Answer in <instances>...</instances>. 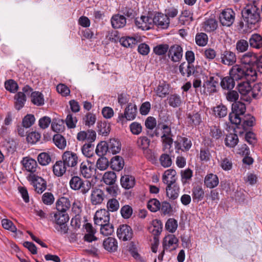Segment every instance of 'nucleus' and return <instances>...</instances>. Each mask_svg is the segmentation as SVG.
<instances>
[{"label":"nucleus","instance_id":"29","mask_svg":"<svg viewBox=\"0 0 262 262\" xmlns=\"http://www.w3.org/2000/svg\"><path fill=\"white\" fill-rule=\"evenodd\" d=\"M126 20L123 15L116 14L114 15L111 18V24L115 29L123 28L125 26Z\"/></svg>","mask_w":262,"mask_h":262},{"label":"nucleus","instance_id":"18","mask_svg":"<svg viewBox=\"0 0 262 262\" xmlns=\"http://www.w3.org/2000/svg\"><path fill=\"white\" fill-rule=\"evenodd\" d=\"M242 119L239 123L236 124L238 128H242L244 130L246 131L249 129L254 125L255 118L250 114H247L241 117Z\"/></svg>","mask_w":262,"mask_h":262},{"label":"nucleus","instance_id":"5","mask_svg":"<svg viewBox=\"0 0 262 262\" xmlns=\"http://www.w3.org/2000/svg\"><path fill=\"white\" fill-rule=\"evenodd\" d=\"M70 186L74 190H80L83 194H85L90 190L92 184L90 181H83L78 176L73 177L70 181Z\"/></svg>","mask_w":262,"mask_h":262},{"label":"nucleus","instance_id":"19","mask_svg":"<svg viewBox=\"0 0 262 262\" xmlns=\"http://www.w3.org/2000/svg\"><path fill=\"white\" fill-rule=\"evenodd\" d=\"M162 136L161 138L163 142L170 147L172 144L173 140L171 138L172 133L171 127L167 124H163L161 126Z\"/></svg>","mask_w":262,"mask_h":262},{"label":"nucleus","instance_id":"2","mask_svg":"<svg viewBox=\"0 0 262 262\" xmlns=\"http://www.w3.org/2000/svg\"><path fill=\"white\" fill-rule=\"evenodd\" d=\"M229 75L235 81L238 80H255L256 77L248 72L243 65H233L229 71Z\"/></svg>","mask_w":262,"mask_h":262},{"label":"nucleus","instance_id":"35","mask_svg":"<svg viewBox=\"0 0 262 262\" xmlns=\"http://www.w3.org/2000/svg\"><path fill=\"white\" fill-rule=\"evenodd\" d=\"M218 26L217 20L213 18L206 19L203 24V28L207 32H211L215 31Z\"/></svg>","mask_w":262,"mask_h":262},{"label":"nucleus","instance_id":"36","mask_svg":"<svg viewBox=\"0 0 262 262\" xmlns=\"http://www.w3.org/2000/svg\"><path fill=\"white\" fill-rule=\"evenodd\" d=\"M68 167L62 160L57 161L53 166L54 174L57 177H61L66 172Z\"/></svg>","mask_w":262,"mask_h":262},{"label":"nucleus","instance_id":"4","mask_svg":"<svg viewBox=\"0 0 262 262\" xmlns=\"http://www.w3.org/2000/svg\"><path fill=\"white\" fill-rule=\"evenodd\" d=\"M246 107L245 103L240 101L235 102L232 105V112L229 115V119L233 124L239 123L241 117L244 116Z\"/></svg>","mask_w":262,"mask_h":262},{"label":"nucleus","instance_id":"34","mask_svg":"<svg viewBox=\"0 0 262 262\" xmlns=\"http://www.w3.org/2000/svg\"><path fill=\"white\" fill-rule=\"evenodd\" d=\"M108 152L113 154L119 153L121 150V145L120 141L116 139H111L107 143Z\"/></svg>","mask_w":262,"mask_h":262},{"label":"nucleus","instance_id":"27","mask_svg":"<svg viewBox=\"0 0 262 262\" xmlns=\"http://www.w3.org/2000/svg\"><path fill=\"white\" fill-rule=\"evenodd\" d=\"M179 71L183 76L188 77L194 74L195 68L193 64L184 62L179 66Z\"/></svg>","mask_w":262,"mask_h":262},{"label":"nucleus","instance_id":"25","mask_svg":"<svg viewBox=\"0 0 262 262\" xmlns=\"http://www.w3.org/2000/svg\"><path fill=\"white\" fill-rule=\"evenodd\" d=\"M136 143L138 147L143 150L145 155L148 152H151V151L148 149L150 140L147 137L143 136L139 137Z\"/></svg>","mask_w":262,"mask_h":262},{"label":"nucleus","instance_id":"43","mask_svg":"<svg viewBox=\"0 0 262 262\" xmlns=\"http://www.w3.org/2000/svg\"><path fill=\"white\" fill-rule=\"evenodd\" d=\"M235 80L230 76H226L222 79L221 85L224 89L232 90L235 86Z\"/></svg>","mask_w":262,"mask_h":262},{"label":"nucleus","instance_id":"47","mask_svg":"<svg viewBox=\"0 0 262 262\" xmlns=\"http://www.w3.org/2000/svg\"><path fill=\"white\" fill-rule=\"evenodd\" d=\"M225 141L227 146L233 147L237 144L238 138L236 134H229L226 136Z\"/></svg>","mask_w":262,"mask_h":262},{"label":"nucleus","instance_id":"16","mask_svg":"<svg viewBox=\"0 0 262 262\" xmlns=\"http://www.w3.org/2000/svg\"><path fill=\"white\" fill-rule=\"evenodd\" d=\"M153 23L162 29H167L169 25V19L167 15L162 13H158L155 14L152 19Z\"/></svg>","mask_w":262,"mask_h":262},{"label":"nucleus","instance_id":"20","mask_svg":"<svg viewBox=\"0 0 262 262\" xmlns=\"http://www.w3.org/2000/svg\"><path fill=\"white\" fill-rule=\"evenodd\" d=\"M183 49L178 45H174L170 47L168 51V56L171 57L173 62L179 61L182 57Z\"/></svg>","mask_w":262,"mask_h":262},{"label":"nucleus","instance_id":"33","mask_svg":"<svg viewBox=\"0 0 262 262\" xmlns=\"http://www.w3.org/2000/svg\"><path fill=\"white\" fill-rule=\"evenodd\" d=\"M176 170L173 169L166 170L163 175V182L165 184L176 183Z\"/></svg>","mask_w":262,"mask_h":262},{"label":"nucleus","instance_id":"7","mask_svg":"<svg viewBox=\"0 0 262 262\" xmlns=\"http://www.w3.org/2000/svg\"><path fill=\"white\" fill-rule=\"evenodd\" d=\"M22 91L23 92H18L14 97L15 107L17 110L23 107L26 101V95H30L33 90L29 86L26 85L23 88Z\"/></svg>","mask_w":262,"mask_h":262},{"label":"nucleus","instance_id":"28","mask_svg":"<svg viewBox=\"0 0 262 262\" xmlns=\"http://www.w3.org/2000/svg\"><path fill=\"white\" fill-rule=\"evenodd\" d=\"M21 162L26 170L30 172L31 173V174H33V173L35 172L37 164L35 160L26 157L23 159Z\"/></svg>","mask_w":262,"mask_h":262},{"label":"nucleus","instance_id":"55","mask_svg":"<svg viewBox=\"0 0 262 262\" xmlns=\"http://www.w3.org/2000/svg\"><path fill=\"white\" fill-rule=\"evenodd\" d=\"M237 89L239 93L242 95H246L251 90L250 83L248 82H243L239 83L237 85Z\"/></svg>","mask_w":262,"mask_h":262},{"label":"nucleus","instance_id":"10","mask_svg":"<svg viewBox=\"0 0 262 262\" xmlns=\"http://www.w3.org/2000/svg\"><path fill=\"white\" fill-rule=\"evenodd\" d=\"M62 161L68 168L75 167L78 164V157L76 154L66 151L62 156Z\"/></svg>","mask_w":262,"mask_h":262},{"label":"nucleus","instance_id":"52","mask_svg":"<svg viewBox=\"0 0 262 262\" xmlns=\"http://www.w3.org/2000/svg\"><path fill=\"white\" fill-rule=\"evenodd\" d=\"M188 123L191 125H199L202 121L201 115L198 113L188 114Z\"/></svg>","mask_w":262,"mask_h":262},{"label":"nucleus","instance_id":"46","mask_svg":"<svg viewBox=\"0 0 262 262\" xmlns=\"http://www.w3.org/2000/svg\"><path fill=\"white\" fill-rule=\"evenodd\" d=\"M204 196V191L201 186H196L192 189V198L198 202L201 201Z\"/></svg>","mask_w":262,"mask_h":262},{"label":"nucleus","instance_id":"8","mask_svg":"<svg viewBox=\"0 0 262 262\" xmlns=\"http://www.w3.org/2000/svg\"><path fill=\"white\" fill-rule=\"evenodd\" d=\"M235 13L232 9H225L220 14V21L223 26L230 27L235 20Z\"/></svg>","mask_w":262,"mask_h":262},{"label":"nucleus","instance_id":"63","mask_svg":"<svg viewBox=\"0 0 262 262\" xmlns=\"http://www.w3.org/2000/svg\"><path fill=\"white\" fill-rule=\"evenodd\" d=\"M165 227L169 232H174L178 227L177 221L173 219H168L166 223Z\"/></svg>","mask_w":262,"mask_h":262},{"label":"nucleus","instance_id":"58","mask_svg":"<svg viewBox=\"0 0 262 262\" xmlns=\"http://www.w3.org/2000/svg\"><path fill=\"white\" fill-rule=\"evenodd\" d=\"M39 163L41 165H47L51 161L50 156L46 152H42L38 156L37 158Z\"/></svg>","mask_w":262,"mask_h":262},{"label":"nucleus","instance_id":"40","mask_svg":"<svg viewBox=\"0 0 262 262\" xmlns=\"http://www.w3.org/2000/svg\"><path fill=\"white\" fill-rule=\"evenodd\" d=\"M250 47L260 49L262 47V37L258 34H252L249 39Z\"/></svg>","mask_w":262,"mask_h":262},{"label":"nucleus","instance_id":"64","mask_svg":"<svg viewBox=\"0 0 262 262\" xmlns=\"http://www.w3.org/2000/svg\"><path fill=\"white\" fill-rule=\"evenodd\" d=\"M108 166V161L105 157H101L96 163L97 168L100 170H105Z\"/></svg>","mask_w":262,"mask_h":262},{"label":"nucleus","instance_id":"14","mask_svg":"<svg viewBox=\"0 0 262 262\" xmlns=\"http://www.w3.org/2000/svg\"><path fill=\"white\" fill-rule=\"evenodd\" d=\"M220 60L224 65L232 66L236 62V56L233 52L226 50L221 53Z\"/></svg>","mask_w":262,"mask_h":262},{"label":"nucleus","instance_id":"59","mask_svg":"<svg viewBox=\"0 0 262 262\" xmlns=\"http://www.w3.org/2000/svg\"><path fill=\"white\" fill-rule=\"evenodd\" d=\"M98 132L99 134L107 136L110 132V125L106 122L98 123Z\"/></svg>","mask_w":262,"mask_h":262},{"label":"nucleus","instance_id":"13","mask_svg":"<svg viewBox=\"0 0 262 262\" xmlns=\"http://www.w3.org/2000/svg\"><path fill=\"white\" fill-rule=\"evenodd\" d=\"M94 220L95 224L98 226L105 224L110 221V213L104 209L97 210L95 213Z\"/></svg>","mask_w":262,"mask_h":262},{"label":"nucleus","instance_id":"3","mask_svg":"<svg viewBox=\"0 0 262 262\" xmlns=\"http://www.w3.org/2000/svg\"><path fill=\"white\" fill-rule=\"evenodd\" d=\"M258 60V56L253 52H247L243 55L240 59L241 64L243 65L248 72L256 77L257 73L255 71V67Z\"/></svg>","mask_w":262,"mask_h":262},{"label":"nucleus","instance_id":"6","mask_svg":"<svg viewBox=\"0 0 262 262\" xmlns=\"http://www.w3.org/2000/svg\"><path fill=\"white\" fill-rule=\"evenodd\" d=\"M137 113V108L135 104L130 103L124 110V113L119 114L117 122L121 123L122 125L127 121H132L135 119Z\"/></svg>","mask_w":262,"mask_h":262},{"label":"nucleus","instance_id":"53","mask_svg":"<svg viewBox=\"0 0 262 262\" xmlns=\"http://www.w3.org/2000/svg\"><path fill=\"white\" fill-rule=\"evenodd\" d=\"M94 145L91 143L84 144L82 148L81 151L84 156L86 157L90 158L94 154Z\"/></svg>","mask_w":262,"mask_h":262},{"label":"nucleus","instance_id":"51","mask_svg":"<svg viewBox=\"0 0 262 262\" xmlns=\"http://www.w3.org/2000/svg\"><path fill=\"white\" fill-rule=\"evenodd\" d=\"M120 43L125 47L132 48L133 45H135L138 40L137 38L130 37H122L120 39Z\"/></svg>","mask_w":262,"mask_h":262},{"label":"nucleus","instance_id":"31","mask_svg":"<svg viewBox=\"0 0 262 262\" xmlns=\"http://www.w3.org/2000/svg\"><path fill=\"white\" fill-rule=\"evenodd\" d=\"M219 183L217 176L213 173L207 174L204 179V184L207 188H213L218 185Z\"/></svg>","mask_w":262,"mask_h":262},{"label":"nucleus","instance_id":"15","mask_svg":"<svg viewBox=\"0 0 262 262\" xmlns=\"http://www.w3.org/2000/svg\"><path fill=\"white\" fill-rule=\"evenodd\" d=\"M118 237L124 241L130 240L133 236V231L130 227L124 224L120 225L117 231Z\"/></svg>","mask_w":262,"mask_h":262},{"label":"nucleus","instance_id":"37","mask_svg":"<svg viewBox=\"0 0 262 262\" xmlns=\"http://www.w3.org/2000/svg\"><path fill=\"white\" fill-rule=\"evenodd\" d=\"M103 245L105 249L109 252H114L117 250L118 248L117 242L115 238L113 237L106 238L103 241Z\"/></svg>","mask_w":262,"mask_h":262},{"label":"nucleus","instance_id":"56","mask_svg":"<svg viewBox=\"0 0 262 262\" xmlns=\"http://www.w3.org/2000/svg\"><path fill=\"white\" fill-rule=\"evenodd\" d=\"M208 42V36L204 33H198L195 36V42L199 46H205Z\"/></svg>","mask_w":262,"mask_h":262},{"label":"nucleus","instance_id":"30","mask_svg":"<svg viewBox=\"0 0 262 262\" xmlns=\"http://www.w3.org/2000/svg\"><path fill=\"white\" fill-rule=\"evenodd\" d=\"M71 206L69 200L65 197H61L59 199L56 203V207L57 211L67 212Z\"/></svg>","mask_w":262,"mask_h":262},{"label":"nucleus","instance_id":"9","mask_svg":"<svg viewBox=\"0 0 262 262\" xmlns=\"http://www.w3.org/2000/svg\"><path fill=\"white\" fill-rule=\"evenodd\" d=\"M80 173L84 178L89 179L95 174L96 169L91 162L83 161L80 165Z\"/></svg>","mask_w":262,"mask_h":262},{"label":"nucleus","instance_id":"60","mask_svg":"<svg viewBox=\"0 0 262 262\" xmlns=\"http://www.w3.org/2000/svg\"><path fill=\"white\" fill-rule=\"evenodd\" d=\"M119 203L116 199H111L107 201V208L108 212L116 211L119 209Z\"/></svg>","mask_w":262,"mask_h":262},{"label":"nucleus","instance_id":"32","mask_svg":"<svg viewBox=\"0 0 262 262\" xmlns=\"http://www.w3.org/2000/svg\"><path fill=\"white\" fill-rule=\"evenodd\" d=\"M154 91L158 97L164 98L169 93V85L165 82H160Z\"/></svg>","mask_w":262,"mask_h":262},{"label":"nucleus","instance_id":"11","mask_svg":"<svg viewBox=\"0 0 262 262\" xmlns=\"http://www.w3.org/2000/svg\"><path fill=\"white\" fill-rule=\"evenodd\" d=\"M29 180L32 181L35 190L38 193H42L47 188L46 182L42 178L34 174H30Z\"/></svg>","mask_w":262,"mask_h":262},{"label":"nucleus","instance_id":"62","mask_svg":"<svg viewBox=\"0 0 262 262\" xmlns=\"http://www.w3.org/2000/svg\"><path fill=\"white\" fill-rule=\"evenodd\" d=\"M65 121L68 128H74L76 127V124L77 122V119L75 115L69 113L68 114Z\"/></svg>","mask_w":262,"mask_h":262},{"label":"nucleus","instance_id":"45","mask_svg":"<svg viewBox=\"0 0 262 262\" xmlns=\"http://www.w3.org/2000/svg\"><path fill=\"white\" fill-rule=\"evenodd\" d=\"M54 217L56 224H64L69 220V215L67 212L57 211L54 214Z\"/></svg>","mask_w":262,"mask_h":262},{"label":"nucleus","instance_id":"21","mask_svg":"<svg viewBox=\"0 0 262 262\" xmlns=\"http://www.w3.org/2000/svg\"><path fill=\"white\" fill-rule=\"evenodd\" d=\"M152 18L147 16H141L135 19V25L139 29L147 30L151 28Z\"/></svg>","mask_w":262,"mask_h":262},{"label":"nucleus","instance_id":"39","mask_svg":"<svg viewBox=\"0 0 262 262\" xmlns=\"http://www.w3.org/2000/svg\"><path fill=\"white\" fill-rule=\"evenodd\" d=\"M124 165V160L122 157L116 156L111 160V166L113 170L120 171L123 168Z\"/></svg>","mask_w":262,"mask_h":262},{"label":"nucleus","instance_id":"22","mask_svg":"<svg viewBox=\"0 0 262 262\" xmlns=\"http://www.w3.org/2000/svg\"><path fill=\"white\" fill-rule=\"evenodd\" d=\"M104 199V194L102 190L95 188L92 189L91 195V201L93 205H96L102 203Z\"/></svg>","mask_w":262,"mask_h":262},{"label":"nucleus","instance_id":"61","mask_svg":"<svg viewBox=\"0 0 262 262\" xmlns=\"http://www.w3.org/2000/svg\"><path fill=\"white\" fill-rule=\"evenodd\" d=\"M100 226V232L104 236L110 235L114 232V227L113 225L109 224V222Z\"/></svg>","mask_w":262,"mask_h":262},{"label":"nucleus","instance_id":"17","mask_svg":"<svg viewBox=\"0 0 262 262\" xmlns=\"http://www.w3.org/2000/svg\"><path fill=\"white\" fill-rule=\"evenodd\" d=\"M174 144L176 149L183 151H188L192 145L191 141L189 138L180 136L177 137Z\"/></svg>","mask_w":262,"mask_h":262},{"label":"nucleus","instance_id":"23","mask_svg":"<svg viewBox=\"0 0 262 262\" xmlns=\"http://www.w3.org/2000/svg\"><path fill=\"white\" fill-rule=\"evenodd\" d=\"M166 195L169 199L175 200L177 199L180 192L179 186L177 183L166 184Z\"/></svg>","mask_w":262,"mask_h":262},{"label":"nucleus","instance_id":"49","mask_svg":"<svg viewBox=\"0 0 262 262\" xmlns=\"http://www.w3.org/2000/svg\"><path fill=\"white\" fill-rule=\"evenodd\" d=\"M215 116L218 118H223L227 114V108L226 106L220 104L213 108Z\"/></svg>","mask_w":262,"mask_h":262},{"label":"nucleus","instance_id":"38","mask_svg":"<svg viewBox=\"0 0 262 262\" xmlns=\"http://www.w3.org/2000/svg\"><path fill=\"white\" fill-rule=\"evenodd\" d=\"M148 230L154 236H158L162 230V224L161 221L154 220L152 222L151 225L149 227Z\"/></svg>","mask_w":262,"mask_h":262},{"label":"nucleus","instance_id":"50","mask_svg":"<svg viewBox=\"0 0 262 262\" xmlns=\"http://www.w3.org/2000/svg\"><path fill=\"white\" fill-rule=\"evenodd\" d=\"M96 120V115L90 112L87 113L83 118V123L85 126L89 127L95 124Z\"/></svg>","mask_w":262,"mask_h":262},{"label":"nucleus","instance_id":"44","mask_svg":"<svg viewBox=\"0 0 262 262\" xmlns=\"http://www.w3.org/2000/svg\"><path fill=\"white\" fill-rule=\"evenodd\" d=\"M168 103L172 107H178L182 103L181 97L178 94H171L167 98Z\"/></svg>","mask_w":262,"mask_h":262},{"label":"nucleus","instance_id":"24","mask_svg":"<svg viewBox=\"0 0 262 262\" xmlns=\"http://www.w3.org/2000/svg\"><path fill=\"white\" fill-rule=\"evenodd\" d=\"M218 83V80L214 77H210L208 80L206 81L203 83V87L204 88V90L203 91V93H212L215 92V88L216 85Z\"/></svg>","mask_w":262,"mask_h":262},{"label":"nucleus","instance_id":"12","mask_svg":"<svg viewBox=\"0 0 262 262\" xmlns=\"http://www.w3.org/2000/svg\"><path fill=\"white\" fill-rule=\"evenodd\" d=\"M178 239L174 235H168L164 237L163 242V252L165 250L171 251L178 246Z\"/></svg>","mask_w":262,"mask_h":262},{"label":"nucleus","instance_id":"26","mask_svg":"<svg viewBox=\"0 0 262 262\" xmlns=\"http://www.w3.org/2000/svg\"><path fill=\"white\" fill-rule=\"evenodd\" d=\"M135 179L134 177L125 174L122 176L120 179L121 186L125 189H129L134 187L135 185Z\"/></svg>","mask_w":262,"mask_h":262},{"label":"nucleus","instance_id":"57","mask_svg":"<svg viewBox=\"0 0 262 262\" xmlns=\"http://www.w3.org/2000/svg\"><path fill=\"white\" fill-rule=\"evenodd\" d=\"M147 208L151 212H156L160 209L161 204L156 199H150L147 203Z\"/></svg>","mask_w":262,"mask_h":262},{"label":"nucleus","instance_id":"41","mask_svg":"<svg viewBox=\"0 0 262 262\" xmlns=\"http://www.w3.org/2000/svg\"><path fill=\"white\" fill-rule=\"evenodd\" d=\"M31 102L35 105L41 106L44 104V98L43 95L39 92H31Z\"/></svg>","mask_w":262,"mask_h":262},{"label":"nucleus","instance_id":"1","mask_svg":"<svg viewBox=\"0 0 262 262\" xmlns=\"http://www.w3.org/2000/svg\"><path fill=\"white\" fill-rule=\"evenodd\" d=\"M242 17L250 29L254 28V25L260 20V13L258 8L247 4L242 11Z\"/></svg>","mask_w":262,"mask_h":262},{"label":"nucleus","instance_id":"54","mask_svg":"<svg viewBox=\"0 0 262 262\" xmlns=\"http://www.w3.org/2000/svg\"><path fill=\"white\" fill-rule=\"evenodd\" d=\"M107 151H108V149L106 142H101L99 143L95 150L96 154L99 157H103Z\"/></svg>","mask_w":262,"mask_h":262},{"label":"nucleus","instance_id":"48","mask_svg":"<svg viewBox=\"0 0 262 262\" xmlns=\"http://www.w3.org/2000/svg\"><path fill=\"white\" fill-rule=\"evenodd\" d=\"M53 141L57 147L59 149H64L67 145V142L65 138L61 135L56 134L53 137Z\"/></svg>","mask_w":262,"mask_h":262},{"label":"nucleus","instance_id":"42","mask_svg":"<svg viewBox=\"0 0 262 262\" xmlns=\"http://www.w3.org/2000/svg\"><path fill=\"white\" fill-rule=\"evenodd\" d=\"M117 176L114 171L105 172L102 177L103 182L106 185H113L116 182Z\"/></svg>","mask_w":262,"mask_h":262}]
</instances>
